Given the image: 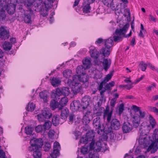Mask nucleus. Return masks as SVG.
I'll list each match as a JSON object with an SVG mask.
<instances>
[{"label": "nucleus", "instance_id": "nucleus-1", "mask_svg": "<svg viewBox=\"0 0 158 158\" xmlns=\"http://www.w3.org/2000/svg\"><path fill=\"white\" fill-rule=\"evenodd\" d=\"M149 140L152 143L148 149V151H150L151 153H155L158 149V129H156L154 131L152 135V138L149 137Z\"/></svg>", "mask_w": 158, "mask_h": 158}, {"label": "nucleus", "instance_id": "nucleus-2", "mask_svg": "<svg viewBox=\"0 0 158 158\" xmlns=\"http://www.w3.org/2000/svg\"><path fill=\"white\" fill-rule=\"evenodd\" d=\"M31 146L29 147L28 150L31 152L34 149H39L41 148L43 144V141L41 138H34L30 141Z\"/></svg>", "mask_w": 158, "mask_h": 158}, {"label": "nucleus", "instance_id": "nucleus-3", "mask_svg": "<svg viewBox=\"0 0 158 158\" xmlns=\"http://www.w3.org/2000/svg\"><path fill=\"white\" fill-rule=\"evenodd\" d=\"M139 134L138 142L140 145H143L144 146H147L150 144V142L147 139V136L144 132L143 128H140L139 130Z\"/></svg>", "mask_w": 158, "mask_h": 158}, {"label": "nucleus", "instance_id": "nucleus-4", "mask_svg": "<svg viewBox=\"0 0 158 158\" xmlns=\"http://www.w3.org/2000/svg\"><path fill=\"white\" fill-rule=\"evenodd\" d=\"M95 64L96 65H99L102 63L103 69L105 71H107L110 67L111 60L110 59L102 58H98V60L95 61Z\"/></svg>", "mask_w": 158, "mask_h": 158}, {"label": "nucleus", "instance_id": "nucleus-5", "mask_svg": "<svg viewBox=\"0 0 158 158\" xmlns=\"http://www.w3.org/2000/svg\"><path fill=\"white\" fill-rule=\"evenodd\" d=\"M139 115L137 114H134L133 116V124L134 127L136 128L138 127L140 121V118H143L145 117V114L144 112L139 111Z\"/></svg>", "mask_w": 158, "mask_h": 158}, {"label": "nucleus", "instance_id": "nucleus-6", "mask_svg": "<svg viewBox=\"0 0 158 158\" xmlns=\"http://www.w3.org/2000/svg\"><path fill=\"white\" fill-rule=\"evenodd\" d=\"M76 80L73 79V77L72 78V81H71V83L72 85L71 90L73 93L74 94L79 93L80 92L82 89L81 84L79 83L77 81H76Z\"/></svg>", "mask_w": 158, "mask_h": 158}, {"label": "nucleus", "instance_id": "nucleus-7", "mask_svg": "<svg viewBox=\"0 0 158 158\" xmlns=\"http://www.w3.org/2000/svg\"><path fill=\"white\" fill-rule=\"evenodd\" d=\"M52 115V114L50 113L49 110H44L41 114L37 115L38 119L40 122H43L45 121L46 119L51 118Z\"/></svg>", "mask_w": 158, "mask_h": 158}, {"label": "nucleus", "instance_id": "nucleus-8", "mask_svg": "<svg viewBox=\"0 0 158 158\" xmlns=\"http://www.w3.org/2000/svg\"><path fill=\"white\" fill-rule=\"evenodd\" d=\"M17 0H8V4L6 10L9 14H13L15 10L16 5L17 3Z\"/></svg>", "mask_w": 158, "mask_h": 158}, {"label": "nucleus", "instance_id": "nucleus-9", "mask_svg": "<svg viewBox=\"0 0 158 158\" xmlns=\"http://www.w3.org/2000/svg\"><path fill=\"white\" fill-rule=\"evenodd\" d=\"M93 124L98 133L101 134L102 132V129H101L100 118L97 117L94 118L93 120Z\"/></svg>", "mask_w": 158, "mask_h": 158}, {"label": "nucleus", "instance_id": "nucleus-10", "mask_svg": "<svg viewBox=\"0 0 158 158\" xmlns=\"http://www.w3.org/2000/svg\"><path fill=\"white\" fill-rule=\"evenodd\" d=\"M10 36L9 31L5 26H1L0 27V37L2 40L8 39Z\"/></svg>", "mask_w": 158, "mask_h": 158}, {"label": "nucleus", "instance_id": "nucleus-11", "mask_svg": "<svg viewBox=\"0 0 158 158\" xmlns=\"http://www.w3.org/2000/svg\"><path fill=\"white\" fill-rule=\"evenodd\" d=\"M60 149V145L58 142H56L54 143L53 150L50 154V156L53 158H56L59 155V152Z\"/></svg>", "mask_w": 158, "mask_h": 158}, {"label": "nucleus", "instance_id": "nucleus-12", "mask_svg": "<svg viewBox=\"0 0 158 158\" xmlns=\"http://www.w3.org/2000/svg\"><path fill=\"white\" fill-rule=\"evenodd\" d=\"M73 79L76 80V81H81L83 82H85L88 80V75L85 73L84 74H81V75H75L73 76Z\"/></svg>", "mask_w": 158, "mask_h": 158}, {"label": "nucleus", "instance_id": "nucleus-13", "mask_svg": "<svg viewBox=\"0 0 158 158\" xmlns=\"http://www.w3.org/2000/svg\"><path fill=\"white\" fill-rule=\"evenodd\" d=\"M129 26V23H126L122 28L117 29L115 31V34L116 35H119L120 36L121 35L125 34L126 33Z\"/></svg>", "mask_w": 158, "mask_h": 158}, {"label": "nucleus", "instance_id": "nucleus-14", "mask_svg": "<svg viewBox=\"0 0 158 158\" xmlns=\"http://www.w3.org/2000/svg\"><path fill=\"white\" fill-rule=\"evenodd\" d=\"M90 53L91 57L96 60H98L99 52L94 47H91L90 48Z\"/></svg>", "mask_w": 158, "mask_h": 158}, {"label": "nucleus", "instance_id": "nucleus-15", "mask_svg": "<svg viewBox=\"0 0 158 158\" xmlns=\"http://www.w3.org/2000/svg\"><path fill=\"white\" fill-rule=\"evenodd\" d=\"M90 99L89 96H85L82 98L81 106L83 110L86 109L89 105Z\"/></svg>", "mask_w": 158, "mask_h": 158}, {"label": "nucleus", "instance_id": "nucleus-16", "mask_svg": "<svg viewBox=\"0 0 158 158\" xmlns=\"http://www.w3.org/2000/svg\"><path fill=\"white\" fill-rule=\"evenodd\" d=\"M81 106L80 101L78 100H74L70 104V109L73 111L79 110Z\"/></svg>", "mask_w": 158, "mask_h": 158}, {"label": "nucleus", "instance_id": "nucleus-17", "mask_svg": "<svg viewBox=\"0 0 158 158\" xmlns=\"http://www.w3.org/2000/svg\"><path fill=\"white\" fill-rule=\"evenodd\" d=\"M132 129V125L129 122H124L123 125L122 130L124 133H127L130 132Z\"/></svg>", "mask_w": 158, "mask_h": 158}, {"label": "nucleus", "instance_id": "nucleus-18", "mask_svg": "<svg viewBox=\"0 0 158 158\" xmlns=\"http://www.w3.org/2000/svg\"><path fill=\"white\" fill-rule=\"evenodd\" d=\"M111 127L115 130H118L120 128L121 124L120 122L116 119H113L110 122Z\"/></svg>", "mask_w": 158, "mask_h": 158}, {"label": "nucleus", "instance_id": "nucleus-19", "mask_svg": "<svg viewBox=\"0 0 158 158\" xmlns=\"http://www.w3.org/2000/svg\"><path fill=\"white\" fill-rule=\"evenodd\" d=\"M110 52V49L109 48H102L99 50V53L100 55H102V58L108 57Z\"/></svg>", "mask_w": 158, "mask_h": 158}, {"label": "nucleus", "instance_id": "nucleus-20", "mask_svg": "<svg viewBox=\"0 0 158 158\" xmlns=\"http://www.w3.org/2000/svg\"><path fill=\"white\" fill-rule=\"evenodd\" d=\"M68 101V99L67 97H64L62 98L59 102L60 106L59 107L58 110H60L64 106H66Z\"/></svg>", "mask_w": 158, "mask_h": 158}, {"label": "nucleus", "instance_id": "nucleus-21", "mask_svg": "<svg viewBox=\"0 0 158 158\" xmlns=\"http://www.w3.org/2000/svg\"><path fill=\"white\" fill-rule=\"evenodd\" d=\"M39 96L44 102H47L48 98V92L47 90H44L41 91L40 93Z\"/></svg>", "mask_w": 158, "mask_h": 158}, {"label": "nucleus", "instance_id": "nucleus-22", "mask_svg": "<svg viewBox=\"0 0 158 158\" xmlns=\"http://www.w3.org/2000/svg\"><path fill=\"white\" fill-rule=\"evenodd\" d=\"M60 116L62 119H65L67 118L69 114V110L67 108H62L61 110Z\"/></svg>", "mask_w": 158, "mask_h": 158}, {"label": "nucleus", "instance_id": "nucleus-23", "mask_svg": "<svg viewBox=\"0 0 158 158\" xmlns=\"http://www.w3.org/2000/svg\"><path fill=\"white\" fill-rule=\"evenodd\" d=\"M104 43L106 47L110 49V48L113 46V38H110L106 40H104Z\"/></svg>", "mask_w": 158, "mask_h": 158}, {"label": "nucleus", "instance_id": "nucleus-24", "mask_svg": "<svg viewBox=\"0 0 158 158\" xmlns=\"http://www.w3.org/2000/svg\"><path fill=\"white\" fill-rule=\"evenodd\" d=\"M31 13H25L23 17V20L26 23H31Z\"/></svg>", "mask_w": 158, "mask_h": 158}, {"label": "nucleus", "instance_id": "nucleus-25", "mask_svg": "<svg viewBox=\"0 0 158 158\" xmlns=\"http://www.w3.org/2000/svg\"><path fill=\"white\" fill-rule=\"evenodd\" d=\"M90 4L85 1L84 2L82 6V10L84 12L87 13L90 12Z\"/></svg>", "mask_w": 158, "mask_h": 158}, {"label": "nucleus", "instance_id": "nucleus-26", "mask_svg": "<svg viewBox=\"0 0 158 158\" xmlns=\"http://www.w3.org/2000/svg\"><path fill=\"white\" fill-rule=\"evenodd\" d=\"M59 104L56 100L53 99L50 102V106L52 110H54L56 108H59Z\"/></svg>", "mask_w": 158, "mask_h": 158}, {"label": "nucleus", "instance_id": "nucleus-27", "mask_svg": "<svg viewBox=\"0 0 158 158\" xmlns=\"http://www.w3.org/2000/svg\"><path fill=\"white\" fill-rule=\"evenodd\" d=\"M60 116L59 115L55 114L52 118V122L55 126H56L60 123Z\"/></svg>", "mask_w": 158, "mask_h": 158}, {"label": "nucleus", "instance_id": "nucleus-28", "mask_svg": "<svg viewBox=\"0 0 158 158\" xmlns=\"http://www.w3.org/2000/svg\"><path fill=\"white\" fill-rule=\"evenodd\" d=\"M60 80L58 78L53 77L51 80V83L52 85L54 87H57L60 84Z\"/></svg>", "mask_w": 158, "mask_h": 158}, {"label": "nucleus", "instance_id": "nucleus-29", "mask_svg": "<svg viewBox=\"0 0 158 158\" xmlns=\"http://www.w3.org/2000/svg\"><path fill=\"white\" fill-rule=\"evenodd\" d=\"M85 136L89 141L93 140L95 136L94 133L93 131H89L86 133Z\"/></svg>", "mask_w": 158, "mask_h": 158}, {"label": "nucleus", "instance_id": "nucleus-30", "mask_svg": "<svg viewBox=\"0 0 158 158\" xmlns=\"http://www.w3.org/2000/svg\"><path fill=\"white\" fill-rule=\"evenodd\" d=\"M53 0H45L44 4L45 6V8L47 10L51 8L52 6Z\"/></svg>", "mask_w": 158, "mask_h": 158}, {"label": "nucleus", "instance_id": "nucleus-31", "mask_svg": "<svg viewBox=\"0 0 158 158\" xmlns=\"http://www.w3.org/2000/svg\"><path fill=\"white\" fill-rule=\"evenodd\" d=\"M32 151L33 152V156L34 158H41V153L39 150V149H34Z\"/></svg>", "mask_w": 158, "mask_h": 158}, {"label": "nucleus", "instance_id": "nucleus-32", "mask_svg": "<svg viewBox=\"0 0 158 158\" xmlns=\"http://www.w3.org/2000/svg\"><path fill=\"white\" fill-rule=\"evenodd\" d=\"M35 107V105L33 102L29 103L26 107V110L29 111H32Z\"/></svg>", "mask_w": 158, "mask_h": 158}, {"label": "nucleus", "instance_id": "nucleus-33", "mask_svg": "<svg viewBox=\"0 0 158 158\" xmlns=\"http://www.w3.org/2000/svg\"><path fill=\"white\" fill-rule=\"evenodd\" d=\"M12 44L10 42L5 41L3 45L4 49L6 50H10L12 48Z\"/></svg>", "mask_w": 158, "mask_h": 158}, {"label": "nucleus", "instance_id": "nucleus-34", "mask_svg": "<svg viewBox=\"0 0 158 158\" xmlns=\"http://www.w3.org/2000/svg\"><path fill=\"white\" fill-rule=\"evenodd\" d=\"M102 132H103L105 134H107L111 132L112 128L111 126H109L107 125H106L105 127H102Z\"/></svg>", "mask_w": 158, "mask_h": 158}, {"label": "nucleus", "instance_id": "nucleus-35", "mask_svg": "<svg viewBox=\"0 0 158 158\" xmlns=\"http://www.w3.org/2000/svg\"><path fill=\"white\" fill-rule=\"evenodd\" d=\"M7 6L6 0H0V7L1 10H6Z\"/></svg>", "mask_w": 158, "mask_h": 158}, {"label": "nucleus", "instance_id": "nucleus-36", "mask_svg": "<svg viewBox=\"0 0 158 158\" xmlns=\"http://www.w3.org/2000/svg\"><path fill=\"white\" fill-rule=\"evenodd\" d=\"M52 123L50 121H47L45 122L43 126V130L45 132L47 130L49 129L51 127Z\"/></svg>", "mask_w": 158, "mask_h": 158}, {"label": "nucleus", "instance_id": "nucleus-37", "mask_svg": "<svg viewBox=\"0 0 158 158\" xmlns=\"http://www.w3.org/2000/svg\"><path fill=\"white\" fill-rule=\"evenodd\" d=\"M82 62L83 64L85 67L84 69L85 68H88L91 64L90 60L88 58H85V59L83 60Z\"/></svg>", "mask_w": 158, "mask_h": 158}, {"label": "nucleus", "instance_id": "nucleus-38", "mask_svg": "<svg viewBox=\"0 0 158 158\" xmlns=\"http://www.w3.org/2000/svg\"><path fill=\"white\" fill-rule=\"evenodd\" d=\"M147 66H148V63L146 64L143 61L140 62L139 64V67L143 71L146 70Z\"/></svg>", "mask_w": 158, "mask_h": 158}, {"label": "nucleus", "instance_id": "nucleus-39", "mask_svg": "<svg viewBox=\"0 0 158 158\" xmlns=\"http://www.w3.org/2000/svg\"><path fill=\"white\" fill-rule=\"evenodd\" d=\"M63 74L64 77L66 78H69L71 75L72 71L69 69H66L63 71Z\"/></svg>", "mask_w": 158, "mask_h": 158}, {"label": "nucleus", "instance_id": "nucleus-40", "mask_svg": "<svg viewBox=\"0 0 158 158\" xmlns=\"http://www.w3.org/2000/svg\"><path fill=\"white\" fill-rule=\"evenodd\" d=\"M34 128L30 126L27 127L25 128V132L27 135L31 134Z\"/></svg>", "mask_w": 158, "mask_h": 158}, {"label": "nucleus", "instance_id": "nucleus-41", "mask_svg": "<svg viewBox=\"0 0 158 158\" xmlns=\"http://www.w3.org/2000/svg\"><path fill=\"white\" fill-rule=\"evenodd\" d=\"M83 67L82 66H78L77 67L76 71L78 75H81V74H84L83 72Z\"/></svg>", "mask_w": 158, "mask_h": 158}, {"label": "nucleus", "instance_id": "nucleus-42", "mask_svg": "<svg viewBox=\"0 0 158 158\" xmlns=\"http://www.w3.org/2000/svg\"><path fill=\"white\" fill-rule=\"evenodd\" d=\"M114 81H112L106 84L105 86V89L111 90L112 87L114 86Z\"/></svg>", "mask_w": 158, "mask_h": 158}, {"label": "nucleus", "instance_id": "nucleus-43", "mask_svg": "<svg viewBox=\"0 0 158 158\" xmlns=\"http://www.w3.org/2000/svg\"><path fill=\"white\" fill-rule=\"evenodd\" d=\"M112 111H111L109 113H107L106 114H103V118L105 119L107 117V122L109 123L110 120L112 115Z\"/></svg>", "mask_w": 158, "mask_h": 158}, {"label": "nucleus", "instance_id": "nucleus-44", "mask_svg": "<svg viewBox=\"0 0 158 158\" xmlns=\"http://www.w3.org/2000/svg\"><path fill=\"white\" fill-rule=\"evenodd\" d=\"M149 120L150 124L152 128H154L156 125V123L155 119L151 115L149 116Z\"/></svg>", "mask_w": 158, "mask_h": 158}, {"label": "nucleus", "instance_id": "nucleus-45", "mask_svg": "<svg viewBox=\"0 0 158 158\" xmlns=\"http://www.w3.org/2000/svg\"><path fill=\"white\" fill-rule=\"evenodd\" d=\"M97 152L96 151L94 152H91L89 154V158H99V155Z\"/></svg>", "mask_w": 158, "mask_h": 158}, {"label": "nucleus", "instance_id": "nucleus-46", "mask_svg": "<svg viewBox=\"0 0 158 158\" xmlns=\"http://www.w3.org/2000/svg\"><path fill=\"white\" fill-rule=\"evenodd\" d=\"M33 2L32 0H26L25 2V5L28 9H31V6H32Z\"/></svg>", "mask_w": 158, "mask_h": 158}, {"label": "nucleus", "instance_id": "nucleus-47", "mask_svg": "<svg viewBox=\"0 0 158 158\" xmlns=\"http://www.w3.org/2000/svg\"><path fill=\"white\" fill-rule=\"evenodd\" d=\"M76 117L73 113H71L69 115V123L72 124L76 120Z\"/></svg>", "mask_w": 158, "mask_h": 158}, {"label": "nucleus", "instance_id": "nucleus-48", "mask_svg": "<svg viewBox=\"0 0 158 158\" xmlns=\"http://www.w3.org/2000/svg\"><path fill=\"white\" fill-rule=\"evenodd\" d=\"M62 95L64 96H67L69 94V89L66 87H64L62 88Z\"/></svg>", "mask_w": 158, "mask_h": 158}, {"label": "nucleus", "instance_id": "nucleus-49", "mask_svg": "<svg viewBox=\"0 0 158 158\" xmlns=\"http://www.w3.org/2000/svg\"><path fill=\"white\" fill-rule=\"evenodd\" d=\"M42 3L41 0H34V1L33 2L32 6H34L35 7H37L41 5Z\"/></svg>", "mask_w": 158, "mask_h": 158}, {"label": "nucleus", "instance_id": "nucleus-50", "mask_svg": "<svg viewBox=\"0 0 158 158\" xmlns=\"http://www.w3.org/2000/svg\"><path fill=\"white\" fill-rule=\"evenodd\" d=\"M92 141L90 143L89 145V150L91 152H95V149L96 148V147H94L95 144L94 141Z\"/></svg>", "mask_w": 158, "mask_h": 158}, {"label": "nucleus", "instance_id": "nucleus-51", "mask_svg": "<svg viewBox=\"0 0 158 158\" xmlns=\"http://www.w3.org/2000/svg\"><path fill=\"white\" fill-rule=\"evenodd\" d=\"M91 119L89 118L86 117V115L84 116L82 121L83 124L85 125L89 123Z\"/></svg>", "mask_w": 158, "mask_h": 158}, {"label": "nucleus", "instance_id": "nucleus-52", "mask_svg": "<svg viewBox=\"0 0 158 158\" xmlns=\"http://www.w3.org/2000/svg\"><path fill=\"white\" fill-rule=\"evenodd\" d=\"M104 110V108L103 107H99L97 112H95V114L97 116H99L101 115L103 111Z\"/></svg>", "mask_w": 158, "mask_h": 158}, {"label": "nucleus", "instance_id": "nucleus-53", "mask_svg": "<svg viewBox=\"0 0 158 158\" xmlns=\"http://www.w3.org/2000/svg\"><path fill=\"white\" fill-rule=\"evenodd\" d=\"M89 141L87 138L86 137V136H83L80 139L79 142L81 143H86Z\"/></svg>", "mask_w": 158, "mask_h": 158}, {"label": "nucleus", "instance_id": "nucleus-54", "mask_svg": "<svg viewBox=\"0 0 158 158\" xmlns=\"http://www.w3.org/2000/svg\"><path fill=\"white\" fill-rule=\"evenodd\" d=\"M5 10H0V21L4 19L6 17Z\"/></svg>", "mask_w": 158, "mask_h": 158}, {"label": "nucleus", "instance_id": "nucleus-55", "mask_svg": "<svg viewBox=\"0 0 158 158\" xmlns=\"http://www.w3.org/2000/svg\"><path fill=\"white\" fill-rule=\"evenodd\" d=\"M51 96L52 98H53V99L55 100H56L57 99H59V97L60 96L58 95V94L55 91L52 92Z\"/></svg>", "mask_w": 158, "mask_h": 158}, {"label": "nucleus", "instance_id": "nucleus-56", "mask_svg": "<svg viewBox=\"0 0 158 158\" xmlns=\"http://www.w3.org/2000/svg\"><path fill=\"white\" fill-rule=\"evenodd\" d=\"M101 143L99 141L96 142V147L97 146V148L95 149V151L96 152H98L101 149Z\"/></svg>", "mask_w": 158, "mask_h": 158}, {"label": "nucleus", "instance_id": "nucleus-57", "mask_svg": "<svg viewBox=\"0 0 158 158\" xmlns=\"http://www.w3.org/2000/svg\"><path fill=\"white\" fill-rule=\"evenodd\" d=\"M113 38L114 39V41L115 42H119L122 40V37L119 35H114L113 36Z\"/></svg>", "mask_w": 158, "mask_h": 158}, {"label": "nucleus", "instance_id": "nucleus-58", "mask_svg": "<svg viewBox=\"0 0 158 158\" xmlns=\"http://www.w3.org/2000/svg\"><path fill=\"white\" fill-rule=\"evenodd\" d=\"M148 108L150 110L156 113L157 115H158V109L157 108L151 106H148Z\"/></svg>", "mask_w": 158, "mask_h": 158}, {"label": "nucleus", "instance_id": "nucleus-59", "mask_svg": "<svg viewBox=\"0 0 158 158\" xmlns=\"http://www.w3.org/2000/svg\"><path fill=\"white\" fill-rule=\"evenodd\" d=\"M148 67L153 71H156L158 73V68L152 65L150 63H148Z\"/></svg>", "mask_w": 158, "mask_h": 158}, {"label": "nucleus", "instance_id": "nucleus-60", "mask_svg": "<svg viewBox=\"0 0 158 158\" xmlns=\"http://www.w3.org/2000/svg\"><path fill=\"white\" fill-rule=\"evenodd\" d=\"M88 151V147H83L81 150V152L83 154H85L87 153Z\"/></svg>", "mask_w": 158, "mask_h": 158}, {"label": "nucleus", "instance_id": "nucleus-61", "mask_svg": "<svg viewBox=\"0 0 158 158\" xmlns=\"http://www.w3.org/2000/svg\"><path fill=\"white\" fill-rule=\"evenodd\" d=\"M43 129L42 125H38L35 128V130L37 132H40Z\"/></svg>", "mask_w": 158, "mask_h": 158}, {"label": "nucleus", "instance_id": "nucleus-62", "mask_svg": "<svg viewBox=\"0 0 158 158\" xmlns=\"http://www.w3.org/2000/svg\"><path fill=\"white\" fill-rule=\"evenodd\" d=\"M131 109H133L135 113L139 112V111L141 110H140V107L137 106L135 105H133L132 106Z\"/></svg>", "mask_w": 158, "mask_h": 158}, {"label": "nucleus", "instance_id": "nucleus-63", "mask_svg": "<svg viewBox=\"0 0 158 158\" xmlns=\"http://www.w3.org/2000/svg\"><path fill=\"white\" fill-rule=\"evenodd\" d=\"M116 99L115 98H112L110 101V105L112 107H114L116 104Z\"/></svg>", "mask_w": 158, "mask_h": 158}, {"label": "nucleus", "instance_id": "nucleus-64", "mask_svg": "<svg viewBox=\"0 0 158 158\" xmlns=\"http://www.w3.org/2000/svg\"><path fill=\"white\" fill-rule=\"evenodd\" d=\"M55 134V131L53 130H50L48 133V136L49 138H52Z\"/></svg>", "mask_w": 158, "mask_h": 158}]
</instances>
